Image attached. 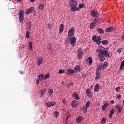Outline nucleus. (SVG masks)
I'll list each match as a JSON object with an SVG mask.
<instances>
[{
	"label": "nucleus",
	"mask_w": 124,
	"mask_h": 124,
	"mask_svg": "<svg viewBox=\"0 0 124 124\" xmlns=\"http://www.w3.org/2000/svg\"><path fill=\"white\" fill-rule=\"evenodd\" d=\"M70 7H71L70 10L72 12H76V11H80V8L77 7L78 5V2L76 0H71L69 2Z\"/></svg>",
	"instance_id": "obj_1"
},
{
	"label": "nucleus",
	"mask_w": 124,
	"mask_h": 124,
	"mask_svg": "<svg viewBox=\"0 0 124 124\" xmlns=\"http://www.w3.org/2000/svg\"><path fill=\"white\" fill-rule=\"evenodd\" d=\"M96 51L97 53H99V55H102V56H104L105 58H110V55L108 53V50H107V48L101 46L100 47H98Z\"/></svg>",
	"instance_id": "obj_2"
},
{
	"label": "nucleus",
	"mask_w": 124,
	"mask_h": 124,
	"mask_svg": "<svg viewBox=\"0 0 124 124\" xmlns=\"http://www.w3.org/2000/svg\"><path fill=\"white\" fill-rule=\"evenodd\" d=\"M92 40L93 42H96V44L98 45H100V43H101V37L98 36V37L96 35H94L92 37Z\"/></svg>",
	"instance_id": "obj_3"
},
{
	"label": "nucleus",
	"mask_w": 124,
	"mask_h": 124,
	"mask_svg": "<svg viewBox=\"0 0 124 124\" xmlns=\"http://www.w3.org/2000/svg\"><path fill=\"white\" fill-rule=\"evenodd\" d=\"M24 14H25V12L23 10H20L18 12L20 23H23L24 22Z\"/></svg>",
	"instance_id": "obj_4"
},
{
	"label": "nucleus",
	"mask_w": 124,
	"mask_h": 124,
	"mask_svg": "<svg viewBox=\"0 0 124 124\" xmlns=\"http://www.w3.org/2000/svg\"><path fill=\"white\" fill-rule=\"evenodd\" d=\"M70 44L72 47H74L75 46V43H76V38H75V36L71 37L70 38Z\"/></svg>",
	"instance_id": "obj_5"
},
{
	"label": "nucleus",
	"mask_w": 124,
	"mask_h": 124,
	"mask_svg": "<svg viewBox=\"0 0 124 124\" xmlns=\"http://www.w3.org/2000/svg\"><path fill=\"white\" fill-rule=\"evenodd\" d=\"M97 22H98V20H97V19L96 18H95L94 20H93V21L91 22V23L90 25V30H93V28H95V24H96V23H97Z\"/></svg>",
	"instance_id": "obj_6"
},
{
	"label": "nucleus",
	"mask_w": 124,
	"mask_h": 124,
	"mask_svg": "<svg viewBox=\"0 0 124 124\" xmlns=\"http://www.w3.org/2000/svg\"><path fill=\"white\" fill-rule=\"evenodd\" d=\"M83 51L81 50V48H79L78 51V58L79 60H82L83 55Z\"/></svg>",
	"instance_id": "obj_7"
},
{
	"label": "nucleus",
	"mask_w": 124,
	"mask_h": 124,
	"mask_svg": "<svg viewBox=\"0 0 124 124\" xmlns=\"http://www.w3.org/2000/svg\"><path fill=\"white\" fill-rule=\"evenodd\" d=\"M74 31L75 30L72 27L69 31H68V35L69 37H73L74 36Z\"/></svg>",
	"instance_id": "obj_8"
},
{
	"label": "nucleus",
	"mask_w": 124,
	"mask_h": 124,
	"mask_svg": "<svg viewBox=\"0 0 124 124\" xmlns=\"http://www.w3.org/2000/svg\"><path fill=\"white\" fill-rule=\"evenodd\" d=\"M115 109H117L118 114H121L123 110V107H121L120 105H117L115 106Z\"/></svg>",
	"instance_id": "obj_9"
},
{
	"label": "nucleus",
	"mask_w": 124,
	"mask_h": 124,
	"mask_svg": "<svg viewBox=\"0 0 124 124\" xmlns=\"http://www.w3.org/2000/svg\"><path fill=\"white\" fill-rule=\"evenodd\" d=\"M81 70V67H80V66L79 65H76L74 69V72L75 73H78V72H80Z\"/></svg>",
	"instance_id": "obj_10"
},
{
	"label": "nucleus",
	"mask_w": 124,
	"mask_h": 124,
	"mask_svg": "<svg viewBox=\"0 0 124 124\" xmlns=\"http://www.w3.org/2000/svg\"><path fill=\"white\" fill-rule=\"evenodd\" d=\"M34 10V7H30L29 9H27V11L25 12L26 15H29L30 13H31L32 11Z\"/></svg>",
	"instance_id": "obj_11"
},
{
	"label": "nucleus",
	"mask_w": 124,
	"mask_h": 124,
	"mask_svg": "<svg viewBox=\"0 0 124 124\" xmlns=\"http://www.w3.org/2000/svg\"><path fill=\"white\" fill-rule=\"evenodd\" d=\"M85 93H86V95H87V96H89V97H92V92H91L90 89H86Z\"/></svg>",
	"instance_id": "obj_12"
},
{
	"label": "nucleus",
	"mask_w": 124,
	"mask_h": 124,
	"mask_svg": "<svg viewBox=\"0 0 124 124\" xmlns=\"http://www.w3.org/2000/svg\"><path fill=\"white\" fill-rule=\"evenodd\" d=\"M114 29L113 27H108L107 29L105 30L106 32H111L114 31Z\"/></svg>",
	"instance_id": "obj_13"
},
{
	"label": "nucleus",
	"mask_w": 124,
	"mask_h": 124,
	"mask_svg": "<svg viewBox=\"0 0 124 124\" xmlns=\"http://www.w3.org/2000/svg\"><path fill=\"white\" fill-rule=\"evenodd\" d=\"M46 105L47 106V107H52L53 106H55L56 105V102H52V103H46Z\"/></svg>",
	"instance_id": "obj_14"
},
{
	"label": "nucleus",
	"mask_w": 124,
	"mask_h": 124,
	"mask_svg": "<svg viewBox=\"0 0 124 124\" xmlns=\"http://www.w3.org/2000/svg\"><path fill=\"white\" fill-rule=\"evenodd\" d=\"M91 15L93 16V17H97V16H98V14L96 11L93 10L91 12Z\"/></svg>",
	"instance_id": "obj_15"
},
{
	"label": "nucleus",
	"mask_w": 124,
	"mask_h": 124,
	"mask_svg": "<svg viewBox=\"0 0 124 124\" xmlns=\"http://www.w3.org/2000/svg\"><path fill=\"white\" fill-rule=\"evenodd\" d=\"M64 29V26L63 24H61L59 29V33H62L63 30Z\"/></svg>",
	"instance_id": "obj_16"
},
{
	"label": "nucleus",
	"mask_w": 124,
	"mask_h": 124,
	"mask_svg": "<svg viewBox=\"0 0 124 124\" xmlns=\"http://www.w3.org/2000/svg\"><path fill=\"white\" fill-rule=\"evenodd\" d=\"M99 60L100 62H104L105 60V56L104 55H102L101 54H99Z\"/></svg>",
	"instance_id": "obj_17"
},
{
	"label": "nucleus",
	"mask_w": 124,
	"mask_h": 124,
	"mask_svg": "<svg viewBox=\"0 0 124 124\" xmlns=\"http://www.w3.org/2000/svg\"><path fill=\"white\" fill-rule=\"evenodd\" d=\"M42 62H43V58H42V57H40L37 62V64L39 66L41 64H42Z\"/></svg>",
	"instance_id": "obj_18"
},
{
	"label": "nucleus",
	"mask_w": 124,
	"mask_h": 124,
	"mask_svg": "<svg viewBox=\"0 0 124 124\" xmlns=\"http://www.w3.org/2000/svg\"><path fill=\"white\" fill-rule=\"evenodd\" d=\"M101 78V76L98 72H96V76L95 77V80H98Z\"/></svg>",
	"instance_id": "obj_19"
},
{
	"label": "nucleus",
	"mask_w": 124,
	"mask_h": 124,
	"mask_svg": "<svg viewBox=\"0 0 124 124\" xmlns=\"http://www.w3.org/2000/svg\"><path fill=\"white\" fill-rule=\"evenodd\" d=\"M38 79L39 80H40V81L41 82V81H43V80H44L45 78H44V75H43V74H40L39 76H38Z\"/></svg>",
	"instance_id": "obj_20"
},
{
	"label": "nucleus",
	"mask_w": 124,
	"mask_h": 124,
	"mask_svg": "<svg viewBox=\"0 0 124 124\" xmlns=\"http://www.w3.org/2000/svg\"><path fill=\"white\" fill-rule=\"evenodd\" d=\"M67 73L69 75H73L74 73V70L72 69H69L67 70Z\"/></svg>",
	"instance_id": "obj_21"
},
{
	"label": "nucleus",
	"mask_w": 124,
	"mask_h": 124,
	"mask_svg": "<svg viewBox=\"0 0 124 124\" xmlns=\"http://www.w3.org/2000/svg\"><path fill=\"white\" fill-rule=\"evenodd\" d=\"M99 91V85L98 84H96L94 87V91L95 93H97Z\"/></svg>",
	"instance_id": "obj_22"
},
{
	"label": "nucleus",
	"mask_w": 124,
	"mask_h": 124,
	"mask_svg": "<svg viewBox=\"0 0 124 124\" xmlns=\"http://www.w3.org/2000/svg\"><path fill=\"white\" fill-rule=\"evenodd\" d=\"M103 70V67H102V63H100L97 65V70H98V71H99L100 70Z\"/></svg>",
	"instance_id": "obj_23"
},
{
	"label": "nucleus",
	"mask_w": 124,
	"mask_h": 124,
	"mask_svg": "<svg viewBox=\"0 0 124 124\" xmlns=\"http://www.w3.org/2000/svg\"><path fill=\"white\" fill-rule=\"evenodd\" d=\"M72 95L73 97H74L75 99H76L77 100H79V99H80V98H79V96H78V94L74 93Z\"/></svg>",
	"instance_id": "obj_24"
},
{
	"label": "nucleus",
	"mask_w": 124,
	"mask_h": 124,
	"mask_svg": "<svg viewBox=\"0 0 124 124\" xmlns=\"http://www.w3.org/2000/svg\"><path fill=\"white\" fill-rule=\"evenodd\" d=\"M83 121V117L82 116H78V117H77L76 118V122L78 124H79L80 122H82Z\"/></svg>",
	"instance_id": "obj_25"
},
{
	"label": "nucleus",
	"mask_w": 124,
	"mask_h": 124,
	"mask_svg": "<svg viewBox=\"0 0 124 124\" xmlns=\"http://www.w3.org/2000/svg\"><path fill=\"white\" fill-rule=\"evenodd\" d=\"M115 112H116V110H114V109H112L110 111V112L108 114V117L109 118V119H112V115H113V114H114Z\"/></svg>",
	"instance_id": "obj_26"
},
{
	"label": "nucleus",
	"mask_w": 124,
	"mask_h": 124,
	"mask_svg": "<svg viewBox=\"0 0 124 124\" xmlns=\"http://www.w3.org/2000/svg\"><path fill=\"white\" fill-rule=\"evenodd\" d=\"M97 31L99 33H101V34H103L104 33V30L101 28H97Z\"/></svg>",
	"instance_id": "obj_27"
},
{
	"label": "nucleus",
	"mask_w": 124,
	"mask_h": 124,
	"mask_svg": "<svg viewBox=\"0 0 124 124\" xmlns=\"http://www.w3.org/2000/svg\"><path fill=\"white\" fill-rule=\"evenodd\" d=\"M76 102H77L76 100H74L72 101L71 105L72 107H73V108H75V107L77 106L76 104H75Z\"/></svg>",
	"instance_id": "obj_28"
},
{
	"label": "nucleus",
	"mask_w": 124,
	"mask_h": 124,
	"mask_svg": "<svg viewBox=\"0 0 124 124\" xmlns=\"http://www.w3.org/2000/svg\"><path fill=\"white\" fill-rule=\"evenodd\" d=\"M120 69V70H124V60L122 61L121 63Z\"/></svg>",
	"instance_id": "obj_29"
},
{
	"label": "nucleus",
	"mask_w": 124,
	"mask_h": 124,
	"mask_svg": "<svg viewBox=\"0 0 124 124\" xmlns=\"http://www.w3.org/2000/svg\"><path fill=\"white\" fill-rule=\"evenodd\" d=\"M102 66L103 69H104V68H106L108 66V63L107 62H104L103 63H102Z\"/></svg>",
	"instance_id": "obj_30"
},
{
	"label": "nucleus",
	"mask_w": 124,
	"mask_h": 124,
	"mask_svg": "<svg viewBox=\"0 0 124 124\" xmlns=\"http://www.w3.org/2000/svg\"><path fill=\"white\" fill-rule=\"evenodd\" d=\"M101 43L102 44V45H107L108 43H109V42L108 41V40H103L101 42Z\"/></svg>",
	"instance_id": "obj_31"
},
{
	"label": "nucleus",
	"mask_w": 124,
	"mask_h": 124,
	"mask_svg": "<svg viewBox=\"0 0 124 124\" xmlns=\"http://www.w3.org/2000/svg\"><path fill=\"white\" fill-rule=\"evenodd\" d=\"M38 8L39 10H43L44 9V5L43 4H40L38 6Z\"/></svg>",
	"instance_id": "obj_32"
},
{
	"label": "nucleus",
	"mask_w": 124,
	"mask_h": 124,
	"mask_svg": "<svg viewBox=\"0 0 124 124\" xmlns=\"http://www.w3.org/2000/svg\"><path fill=\"white\" fill-rule=\"evenodd\" d=\"M88 62L89 63V65H92V63H93V58H92V57L88 58Z\"/></svg>",
	"instance_id": "obj_33"
},
{
	"label": "nucleus",
	"mask_w": 124,
	"mask_h": 124,
	"mask_svg": "<svg viewBox=\"0 0 124 124\" xmlns=\"http://www.w3.org/2000/svg\"><path fill=\"white\" fill-rule=\"evenodd\" d=\"M31 23L28 22L27 23V30H31Z\"/></svg>",
	"instance_id": "obj_34"
},
{
	"label": "nucleus",
	"mask_w": 124,
	"mask_h": 124,
	"mask_svg": "<svg viewBox=\"0 0 124 124\" xmlns=\"http://www.w3.org/2000/svg\"><path fill=\"white\" fill-rule=\"evenodd\" d=\"M31 34V32H30V31H26V38L29 39V38H30V35Z\"/></svg>",
	"instance_id": "obj_35"
},
{
	"label": "nucleus",
	"mask_w": 124,
	"mask_h": 124,
	"mask_svg": "<svg viewBox=\"0 0 124 124\" xmlns=\"http://www.w3.org/2000/svg\"><path fill=\"white\" fill-rule=\"evenodd\" d=\"M29 48L30 51L32 50V43H31V42H29Z\"/></svg>",
	"instance_id": "obj_36"
},
{
	"label": "nucleus",
	"mask_w": 124,
	"mask_h": 124,
	"mask_svg": "<svg viewBox=\"0 0 124 124\" xmlns=\"http://www.w3.org/2000/svg\"><path fill=\"white\" fill-rule=\"evenodd\" d=\"M91 104V101H88L87 102L85 106L87 108H89L90 107V104Z\"/></svg>",
	"instance_id": "obj_37"
},
{
	"label": "nucleus",
	"mask_w": 124,
	"mask_h": 124,
	"mask_svg": "<svg viewBox=\"0 0 124 124\" xmlns=\"http://www.w3.org/2000/svg\"><path fill=\"white\" fill-rule=\"evenodd\" d=\"M108 106V104H107V103L105 104L102 106V110H105V108H106V107H107Z\"/></svg>",
	"instance_id": "obj_38"
},
{
	"label": "nucleus",
	"mask_w": 124,
	"mask_h": 124,
	"mask_svg": "<svg viewBox=\"0 0 124 124\" xmlns=\"http://www.w3.org/2000/svg\"><path fill=\"white\" fill-rule=\"evenodd\" d=\"M49 77H50V74L49 73L46 74L45 76V79H48V78H49Z\"/></svg>",
	"instance_id": "obj_39"
},
{
	"label": "nucleus",
	"mask_w": 124,
	"mask_h": 124,
	"mask_svg": "<svg viewBox=\"0 0 124 124\" xmlns=\"http://www.w3.org/2000/svg\"><path fill=\"white\" fill-rule=\"evenodd\" d=\"M59 74H62V73H64V70L60 69L58 72Z\"/></svg>",
	"instance_id": "obj_40"
},
{
	"label": "nucleus",
	"mask_w": 124,
	"mask_h": 124,
	"mask_svg": "<svg viewBox=\"0 0 124 124\" xmlns=\"http://www.w3.org/2000/svg\"><path fill=\"white\" fill-rule=\"evenodd\" d=\"M46 93V89H43L41 91V93H42L43 94H44Z\"/></svg>",
	"instance_id": "obj_41"
},
{
	"label": "nucleus",
	"mask_w": 124,
	"mask_h": 124,
	"mask_svg": "<svg viewBox=\"0 0 124 124\" xmlns=\"http://www.w3.org/2000/svg\"><path fill=\"white\" fill-rule=\"evenodd\" d=\"M121 89V87H116L115 88V91L117 93H120V90Z\"/></svg>",
	"instance_id": "obj_42"
},
{
	"label": "nucleus",
	"mask_w": 124,
	"mask_h": 124,
	"mask_svg": "<svg viewBox=\"0 0 124 124\" xmlns=\"http://www.w3.org/2000/svg\"><path fill=\"white\" fill-rule=\"evenodd\" d=\"M47 49L49 50V51H51L52 50V45L51 44H49L48 46H47Z\"/></svg>",
	"instance_id": "obj_43"
},
{
	"label": "nucleus",
	"mask_w": 124,
	"mask_h": 124,
	"mask_svg": "<svg viewBox=\"0 0 124 124\" xmlns=\"http://www.w3.org/2000/svg\"><path fill=\"white\" fill-rule=\"evenodd\" d=\"M59 113L58 111H55V113H54V116L55 117H56V118H57V117H58L59 115Z\"/></svg>",
	"instance_id": "obj_44"
},
{
	"label": "nucleus",
	"mask_w": 124,
	"mask_h": 124,
	"mask_svg": "<svg viewBox=\"0 0 124 124\" xmlns=\"http://www.w3.org/2000/svg\"><path fill=\"white\" fill-rule=\"evenodd\" d=\"M78 6H79V8L80 9V8H83V7H84V6H85V5H84V4H79L78 5Z\"/></svg>",
	"instance_id": "obj_45"
},
{
	"label": "nucleus",
	"mask_w": 124,
	"mask_h": 124,
	"mask_svg": "<svg viewBox=\"0 0 124 124\" xmlns=\"http://www.w3.org/2000/svg\"><path fill=\"white\" fill-rule=\"evenodd\" d=\"M87 108V107L83 108V109H82V111H83V112L84 113H86V112H87V111H88V108Z\"/></svg>",
	"instance_id": "obj_46"
},
{
	"label": "nucleus",
	"mask_w": 124,
	"mask_h": 124,
	"mask_svg": "<svg viewBox=\"0 0 124 124\" xmlns=\"http://www.w3.org/2000/svg\"><path fill=\"white\" fill-rule=\"evenodd\" d=\"M53 93H54V90H53V89H49L48 93H49L50 94H52Z\"/></svg>",
	"instance_id": "obj_47"
},
{
	"label": "nucleus",
	"mask_w": 124,
	"mask_h": 124,
	"mask_svg": "<svg viewBox=\"0 0 124 124\" xmlns=\"http://www.w3.org/2000/svg\"><path fill=\"white\" fill-rule=\"evenodd\" d=\"M105 122H106V119H105V118H103L101 120V123L103 124H104V123H105Z\"/></svg>",
	"instance_id": "obj_48"
},
{
	"label": "nucleus",
	"mask_w": 124,
	"mask_h": 124,
	"mask_svg": "<svg viewBox=\"0 0 124 124\" xmlns=\"http://www.w3.org/2000/svg\"><path fill=\"white\" fill-rule=\"evenodd\" d=\"M47 28L49 30H51V28H52V24H48L47 25Z\"/></svg>",
	"instance_id": "obj_49"
},
{
	"label": "nucleus",
	"mask_w": 124,
	"mask_h": 124,
	"mask_svg": "<svg viewBox=\"0 0 124 124\" xmlns=\"http://www.w3.org/2000/svg\"><path fill=\"white\" fill-rule=\"evenodd\" d=\"M123 51V48H120L118 49H117L118 53H121Z\"/></svg>",
	"instance_id": "obj_50"
},
{
	"label": "nucleus",
	"mask_w": 124,
	"mask_h": 124,
	"mask_svg": "<svg viewBox=\"0 0 124 124\" xmlns=\"http://www.w3.org/2000/svg\"><path fill=\"white\" fill-rule=\"evenodd\" d=\"M62 103L64 104H65L66 103V100H65V99H62Z\"/></svg>",
	"instance_id": "obj_51"
},
{
	"label": "nucleus",
	"mask_w": 124,
	"mask_h": 124,
	"mask_svg": "<svg viewBox=\"0 0 124 124\" xmlns=\"http://www.w3.org/2000/svg\"><path fill=\"white\" fill-rule=\"evenodd\" d=\"M36 83L37 85H38L39 84V79L38 78L37 80H36Z\"/></svg>",
	"instance_id": "obj_52"
},
{
	"label": "nucleus",
	"mask_w": 124,
	"mask_h": 124,
	"mask_svg": "<svg viewBox=\"0 0 124 124\" xmlns=\"http://www.w3.org/2000/svg\"><path fill=\"white\" fill-rule=\"evenodd\" d=\"M69 118H70V117H71V114H70V113H68L67 116Z\"/></svg>",
	"instance_id": "obj_53"
},
{
	"label": "nucleus",
	"mask_w": 124,
	"mask_h": 124,
	"mask_svg": "<svg viewBox=\"0 0 124 124\" xmlns=\"http://www.w3.org/2000/svg\"><path fill=\"white\" fill-rule=\"evenodd\" d=\"M110 103H111V104H114V103H115V101L112 100V101H110Z\"/></svg>",
	"instance_id": "obj_54"
},
{
	"label": "nucleus",
	"mask_w": 124,
	"mask_h": 124,
	"mask_svg": "<svg viewBox=\"0 0 124 124\" xmlns=\"http://www.w3.org/2000/svg\"><path fill=\"white\" fill-rule=\"evenodd\" d=\"M117 99H121V96H118V97H117Z\"/></svg>",
	"instance_id": "obj_55"
},
{
	"label": "nucleus",
	"mask_w": 124,
	"mask_h": 124,
	"mask_svg": "<svg viewBox=\"0 0 124 124\" xmlns=\"http://www.w3.org/2000/svg\"><path fill=\"white\" fill-rule=\"evenodd\" d=\"M17 2H21L22 1V0H16Z\"/></svg>",
	"instance_id": "obj_56"
},
{
	"label": "nucleus",
	"mask_w": 124,
	"mask_h": 124,
	"mask_svg": "<svg viewBox=\"0 0 124 124\" xmlns=\"http://www.w3.org/2000/svg\"><path fill=\"white\" fill-rule=\"evenodd\" d=\"M43 95L44 94L43 93H41V94H40L41 97H42V96H43Z\"/></svg>",
	"instance_id": "obj_57"
},
{
	"label": "nucleus",
	"mask_w": 124,
	"mask_h": 124,
	"mask_svg": "<svg viewBox=\"0 0 124 124\" xmlns=\"http://www.w3.org/2000/svg\"><path fill=\"white\" fill-rule=\"evenodd\" d=\"M30 1H31V2H33L34 1V0H30Z\"/></svg>",
	"instance_id": "obj_58"
},
{
	"label": "nucleus",
	"mask_w": 124,
	"mask_h": 124,
	"mask_svg": "<svg viewBox=\"0 0 124 124\" xmlns=\"http://www.w3.org/2000/svg\"><path fill=\"white\" fill-rule=\"evenodd\" d=\"M68 118H69V117H68L67 116L66 120H68Z\"/></svg>",
	"instance_id": "obj_59"
},
{
	"label": "nucleus",
	"mask_w": 124,
	"mask_h": 124,
	"mask_svg": "<svg viewBox=\"0 0 124 124\" xmlns=\"http://www.w3.org/2000/svg\"><path fill=\"white\" fill-rule=\"evenodd\" d=\"M68 118H69V117H68L67 116L66 120H68Z\"/></svg>",
	"instance_id": "obj_60"
},
{
	"label": "nucleus",
	"mask_w": 124,
	"mask_h": 124,
	"mask_svg": "<svg viewBox=\"0 0 124 124\" xmlns=\"http://www.w3.org/2000/svg\"><path fill=\"white\" fill-rule=\"evenodd\" d=\"M123 105H124V99L123 100Z\"/></svg>",
	"instance_id": "obj_61"
},
{
	"label": "nucleus",
	"mask_w": 124,
	"mask_h": 124,
	"mask_svg": "<svg viewBox=\"0 0 124 124\" xmlns=\"http://www.w3.org/2000/svg\"><path fill=\"white\" fill-rule=\"evenodd\" d=\"M62 85H63V82H62Z\"/></svg>",
	"instance_id": "obj_62"
},
{
	"label": "nucleus",
	"mask_w": 124,
	"mask_h": 124,
	"mask_svg": "<svg viewBox=\"0 0 124 124\" xmlns=\"http://www.w3.org/2000/svg\"><path fill=\"white\" fill-rule=\"evenodd\" d=\"M70 85H73V83L70 84Z\"/></svg>",
	"instance_id": "obj_63"
},
{
	"label": "nucleus",
	"mask_w": 124,
	"mask_h": 124,
	"mask_svg": "<svg viewBox=\"0 0 124 124\" xmlns=\"http://www.w3.org/2000/svg\"><path fill=\"white\" fill-rule=\"evenodd\" d=\"M21 74H23V72H21Z\"/></svg>",
	"instance_id": "obj_64"
}]
</instances>
